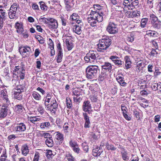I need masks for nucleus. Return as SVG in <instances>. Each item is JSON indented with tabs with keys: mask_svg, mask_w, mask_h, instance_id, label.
Masks as SVG:
<instances>
[{
	"mask_svg": "<svg viewBox=\"0 0 161 161\" xmlns=\"http://www.w3.org/2000/svg\"><path fill=\"white\" fill-rule=\"evenodd\" d=\"M158 53L156 51V50L155 49H153L151 51L149 54L152 56H155L156 57L157 56V54Z\"/></svg>",
	"mask_w": 161,
	"mask_h": 161,
	"instance_id": "48",
	"label": "nucleus"
},
{
	"mask_svg": "<svg viewBox=\"0 0 161 161\" xmlns=\"http://www.w3.org/2000/svg\"><path fill=\"white\" fill-rule=\"evenodd\" d=\"M46 143L48 147H51L53 146V142L52 137L46 139Z\"/></svg>",
	"mask_w": 161,
	"mask_h": 161,
	"instance_id": "22",
	"label": "nucleus"
},
{
	"mask_svg": "<svg viewBox=\"0 0 161 161\" xmlns=\"http://www.w3.org/2000/svg\"><path fill=\"white\" fill-rule=\"evenodd\" d=\"M28 120H30L31 122L33 123H35V122L39 121L40 120V118L38 117H29L28 119Z\"/></svg>",
	"mask_w": 161,
	"mask_h": 161,
	"instance_id": "26",
	"label": "nucleus"
},
{
	"mask_svg": "<svg viewBox=\"0 0 161 161\" xmlns=\"http://www.w3.org/2000/svg\"><path fill=\"white\" fill-rule=\"evenodd\" d=\"M124 59L125 60V63H130V62H131L129 57L127 56H125V57Z\"/></svg>",
	"mask_w": 161,
	"mask_h": 161,
	"instance_id": "62",
	"label": "nucleus"
},
{
	"mask_svg": "<svg viewBox=\"0 0 161 161\" xmlns=\"http://www.w3.org/2000/svg\"><path fill=\"white\" fill-rule=\"evenodd\" d=\"M96 151H97V150H96L95 149H93V153L94 154V155L95 156H97V155H100V154H99V153H101V151H100L99 153L98 150L97 151V152H96Z\"/></svg>",
	"mask_w": 161,
	"mask_h": 161,
	"instance_id": "60",
	"label": "nucleus"
},
{
	"mask_svg": "<svg viewBox=\"0 0 161 161\" xmlns=\"http://www.w3.org/2000/svg\"><path fill=\"white\" fill-rule=\"evenodd\" d=\"M19 52L21 54H22L23 57H25L29 55L31 49L28 47H21L20 48Z\"/></svg>",
	"mask_w": 161,
	"mask_h": 161,
	"instance_id": "8",
	"label": "nucleus"
},
{
	"mask_svg": "<svg viewBox=\"0 0 161 161\" xmlns=\"http://www.w3.org/2000/svg\"><path fill=\"white\" fill-rule=\"evenodd\" d=\"M98 67L96 66H91L87 68L86 69V77L91 79L96 75L97 72Z\"/></svg>",
	"mask_w": 161,
	"mask_h": 161,
	"instance_id": "5",
	"label": "nucleus"
},
{
	"mask_svg": "<svg viewBox=\"0 0 161 161\" xmlns=\"http://www.w3.org/2000/svg\"><path fill=\"white\" fill-rule=\"evenodd\" d=\"M66 102L67 106L69 108L71 107L72 105V102L69 98H66Z\"/></svg>",
	"mask_w": 161,
	"mask_h": 161,
	"instance_id": "46",
	"label": "nucleus"
},
{
	"mask_svg": "<svg viewBox=\"0 0 161 161\" xmlns=\"http://www.w3.org/2000/svg\"><path fill=\"white\" fill-rule=\"evenodd\" d=\"M8 14L9 17L10 19H14L16 17H17L16 12H15L13 11L11 12L9 11Z\"/></svg>",
	"mask_w": 161,
	"mask_h": 161,
	"instance_id": "31",
	"label": "nucleus"
},
{
	"mask_svg": "<svg viewBox=\"0 0 161 161\" xmlns=\"http://www.w3.org/2000/svg\"><path fill=\"white\" fill-rule=\"evenodd\" d=\"M73 149L75 153H80V149L78 147V145L76 146V147L73 148Z\"/></svg>",
	"mask_w": 161,
	"mask_h": 161,
	"instance_id": "56",
	"label": "nucleus"
},
{
	"mask_svg": "<svg viewBox=\"0 0 161 161\" xmlns=\"http://www.w3.org/2000/svg\"><path fill=\"white\" fill-rule=\"evenodd\" d=\"M8 109L6 107L2 106L0 110V118H4L7 114Z\"/></svg>",
	"mask_w": 161,
	"mask_h": 161,
	"instance_id": "10",
	"label": "nucleus"
},
{
	"mask_svg": "<svg viewBox=\"0 0 161 161\" xmlns=\"http://www.w3.org/2000/svg\"><path fill=\"white\" fill-rule=\"evenodd\" d=\"M33 97L36 100H40L41 98V95L37 92H34L32 94Z\"/></svg>",
	"mask_w": 161,
	"mask_h": 161,
	"instance_id": "28",
	"label": "nucleus"
},
{
	"mask_svg": "<svg viewBox=\"0 0 161 161\" xmlns=\"http://www.w3.org/2000/svg\"><path fill=\"white\" fill-rule=\"evenodd\" d=\"M39 156L38 153H36L35 154L34 158L33 161H38L39 159Z\"/></svg>",
	"mask_w": 161,
	"mask_h": 161,
	"instance_id": "52",
	"label": "nucleus"
},
{
	"mask_svg": "<svg viewBox=\"0 0 161 161\" xmlns=\"http://www.w3.org/2000/svg\"><path fill=\"white\" fill-rule=\"evenodd\" d=\"M123 116L125 119L128 121H130L131 120V118L130 116H128V115L126 113H125L124 112H123Z\"/></svg>",
	"mask_w": 161,
	"mask_h": 161,
	"instance_id": "53",
	"label": "nucleus"
},
{
	"mask_svg": "<svg viewBox=\"0 0 161 161\" xmlns=\"http://www.w3.org/2000/svg\"><path fill=\"white\" fill-rule=\"evenodd\" d=\"M62 52H60L58 53L57 62L58 63H59L61 61L62 58Z\"/></svg>",
	"mask_w": 161,
	"mask_h": 161,
	"instance_id": "40",
	"label": "nucleus"
},
{
	"mask_svg": "<svg viewBox=\"0 0 161 161\" xmlns=\"http://www.w3.org/2000/svg\"><path fill=\"white\" fill-rule=\"evenodd\" d=\"M22 154L24 156H26L29 152V149L27 145L23 146L21 149Z\"/></svg>",
	"mask_w": 161,
	"mask_h": 161,
	"instance_id": "18",
	"label": "nucleus"
},
{
	"mask_svg": "<svg viewBox=\"0 0 161 161\" xmlns=\"http://www.w3.org/2000/svg\"><path fill=\"white\" fill-rule=\"evenodd\" d=\"M138 3V0H124L123 4L125 7H127L129 9L132 10Z\"/></svg>",
	"mask_w": 161,
	"mask_h": 161,
	"instance_id": "7",
	"label": "nucleus"
},
{
	"mask_svg": "<svg viewBox=\"0 0 161 161\" xmlns=\"http://www.w3.org/2000/svg\"><path fill=\"white\" fill-rule=\"evenodd\" d=\"M49 27L50 28H57L58 26V24L57 22H53V23H52L51 24H49Z\"/></svg>",
	"mask_w": 161,
	"mask_h": 161,
	"instance_id": "39",
	"label": "nucleus"
},
{
	"mask_svg": "<svg viewBox=\"0 0 161 161\" xmlns=\"http://www.w3.org/2000/svg\"><path fill=\"white\" fill-rule=\"evenodd\" d=\"M56 138L58 140L62 141L63 140L64 138L63 135L58 132H57Z\"/></svg>",
	"mask_w": 161,
	"mask_h": 161,
	"instance_id": "35",
	"label": "nucleus"
},
{
	"mask_svg": "<svg viewBox=\"0 0 161 161\" xmlns=\"http://www.w3.org/2000/svg\"><path fill=\"white\" fill-rule=\"evenodd\" d=\"M26 130V126L23 123H20L19 125L15 127L14 130L17 131H23Z\"/></svg>",
	"mask_w": 161,
	"mask_h": 161,
	"instance_id": "9",
	"label": "nucleus"
},
{
	"mask_svg": "<svg viewBox=\"0 0 161 161\" xmlns=\"http://www.w3.org/2000/svg\"><path fill=\"white\" fill-rule=\"evenodd\" d=\"M111 60L117 65H121L122 64V61L119 59V58L116 56H111Z\"/></svg>",
	"mask_w": 161,
	"mask_h": 161,
	"instance_id": "11",
	"label": "nucleus"
},
{
	"mask_svg": "<svg viewBox=\"0 0 161 161\" xmlns=\"http://www.w3.org/2000/svg\"><path fill=\"white\" fill-rule=\"evenodd\" d=\"M117 80L120 84L123 86L125 85L126 83L124 82V80H123V77L122 75L121 76L118 75L116 78Z\"/></svg>",
	"mask_w": 161,
	"mask_h": 161,
	"instance_id": "20",
	"label": "nucleus"
},
{
	"mask_svg": "<svg viewBox=\"0 0 161 161\" xmlns=\"http://www.w3.org/2000/svg\"><path fill=\"white\" fill-rule=\"evenodd\" d=\"M42 136H44V137L45 138H48L50 137H51V135L49 133H44L42 134Z\"/></svg>",
	"mask_w": 161,
	"mask_h": 161,
	"instance_id": "51",
	"label": "nucleus"
},
{
	"mask_svg": "<svg viewBox=\"0 0 161 161\" xmlns=\"http://www.w3.org/2000/svg\"><path fill=\"white\" fill-rule=\"evenodd\" d=\"M89 101H87L84 102L83 105V110L86 112L88 111L91 109V104Z\"/></svg>",
	"mask_w": 161,
	"mask_h": 161,
	"instance_id": "13",
	"label": "nucleus"
},
{
	"mask_svg": "<svg viewBox=\"0 0 161 161\" xmlns=\"http://www.w3.org/2000/svg\"><path fill=\"white\" fill-rule=\"evenodd\" d=\"M150 19L151 24L158 21V18L154 14H152L150 15Z\"/></svg>",
	"mask_w": 161,
	"mask_h": 161,
	"instance_id": "23",
	"label": "nucleus"
},
{
	"mask_svg": "<svg viewBox=\"0 0 161 161\" xmlns=\"http://www.w3.org/2000/svg\"><path fill=\"white\" fill-rule=\"evenodd\" d=\"M142 68L140 67V66H138V65H136V71L137 72H139L141 70H142Z\"/></svg>",
	"mask_w": 161,
	"mask_h": 161,
	"instance_id": "61",
	"label": "nucleus"
},
{
	"mask_svg": "<svg viewBox=\"0 0 161 161\" xmlns=\"http://www.w3.org/2000/svg\"><path fill=\"white\" fill-rule=\"evenodd\" d=\"M79 19V16L76 13L73 14L70 16V20L75 21L76 20Z\"/></svg>",
	"mask_w": 161,
	"mask_h": 161,
	"instance_id": "34",
	"label": "nucleus"
},
{
	"mask_svg": "<svg viewBox=\"0 0 161 161\" xmlns=\"http://www.w3.org/2000/svg\"><path fill=\"white\" fill-rule=\"evenodd\" d=\"M75 97H74L73 99L74 100L75 102H80V101L81 100V98L80 97V93H79L77 94H75Z\"/></svg>",
	"mask_w": 161,
	"mask_h": 161,
	"instance_id": "29",
	"label": "nucleus"
},
{
	"mask_svg": "<svg viewBox=\"0 0 161 161\" xmlns=\"http://www.w3.org/2000/svg\"><path fill=\"white\" fill-rule=\"evenodd\" d=\"M32 7L34 9L37 10L39 9L38 6L36 4H33L32 5Z\"/></svg>",
	"mask_w": 161,
	"mask_h": 161,
	"instance_id": "64",
	"label": "nucleus"
},
{
	"mask_svg": "<svg viewBox=\"0 0 161 161\" xmlns=\"http://www.w3.org/2000/svg\"><path fill=\"white\" fill-rule=\"evenodd\" d=\"M18 91L15 92L14 93V97L18 100H20L22 98V96L20 95L21 91L20 90H17Z\"/></svg>",
	"mask_w": 161,
	"mask_h": 161,
	"instance_id": "33",
	"label": "nucleus"
},
{
	"mask_svg": "<svg viewBox=\"0 0 161 161\" xmlns=\"http://www.w3.org/2000/svg\"><path fill=\"white\" fill-rule=\"evenodd\" d=\"M126 14H129V17H130V16L132 17V18H139L140 17V12L139 11H136L132 12H126Z\"/></svg>",
	"mask_w": 161,
	"mask_h": 161,
	"instance_id": "12",
	"label": "nucleus"
},
{
	"mask_svg": "<svg viewBox=\"0 0 161 161\" xmlns=\"http://www.w3.org/2000/svg\"><path fill=\"white\" fill-rule=\"evenodd\" d=\"M137 65H138V66H140V67H142V68L144 67L145 66L144 62L142 60H140L139 62L137 63Z\"/></svg>",
	"mask_w": 161,
	"mask_h": 161,
	"instance_id": "47",
	"label": "nucleus"
},
{
	"mask_svg": "<svg viewBox=\"0 0 161 161\" xmlns=\"http://www.w3.org/2000/svg\"><path fill=\"white\" fill-rule=\"evenodd\" d=\"M140 93L142 95H147L149 93L148 92L144 90L141 91Z\"/></svg>",
	"mask_w": 161,
	"mask_h": 161,
	"instance_id": "63",
	"label": "nucleus"
},
{
	"mask_svg": "<svg viewBox=\"0 0 161 161\" xmlns=\"http://www.w3.org/2000/svg\"><path fill=\"white\" fill-rule=\"evenodd\" d=\"M57 48L58 50V52H62V48L61 47V45L60 43H58L57 44Z\"/></svg>",
	"mask_w": 161,
	"mask_h": 161,
	"instance_id": "59",
	"label": "nucleus"
},
{
	"mask_svg": "<svg viewBox=\"0 0 161 161\" xmlns=\"http://www.w3.org/2000/svg\"><path fill=\"white\" fill-rule=\"evenodd\" d=\"M111 40L109 39H102L99 41L97 44V50L98 52H102L106 50L110 45Z\"/></svg>",
	"mask_w": 161,
	"mask_h": 161,
	"instance_id": "4",
	"label": "nucleus"
},
{
	"mask_svg": "<svg viewBox=\"0 0 161 161\" xmlns=\"http://www.w3.org/2000/svg\"><path fill=\"white\" fill-rule=\"evenodd\" d=\"M0 96L4 99L7 103H9V101L7 93L5 90H2L1 92Z\"/></svg>",
	"mask_w": 161,
	"mask_h": 161,
	"instance_id": "14",
	"label": "nucleus"
},
{
	"mask_svg": "<svg viewBox=\"0 0 161 161\" xmlns=\"http://www.w3.org/2000/svg\"><path fill=\"white\" fill-rule=\"evenodd\" d=\"M38 111L41 114H43L44 113V109L42 106L39 105L38 108Z\"/></svg>",
	"mask_w": 161,
	"mask_h": 161,
	"instance_id": "49",
	"label": "nucleus"
},
{
	"mask_svg": "<svg viewBox=\"0 0 161 161\" xmlns=\"http://www.w3.org/2000/svg\"><path fill=\"white\" fill-rule=\"evenodd\" d=\"M39 4L40 5L41 8L42 10L44 11L47 10V7L43 2H39Z\"/></svg>",
	"mask_w": 161,
	"mask_h": 161,
	"instance_id": "36",
	"label": "nucleus"
},
{
	"mask_svg": "<svg viewBox=\"0 0 161 161\" xmlns=\"http://www.w3.org/2000/svg\"><path fill=\"white\" fill-rule=\"evenodd\" d=\"M69 145L70 146L73 148L77 145L76 142L74 141H70Z\"/></svg>",
	"mask_w": 161,
	"mask_h": 161,
	"instance_id": "54",
	"label": "nucleus"
},
{
	"mask_svg": "<svg viewBox=\"0 0 161 161\" xmlns=\"http://www.w3.org/2000/svg\"><path fill=\"white\" fill-rule=\"evenodd\" d=\"M18 6V5L16 3H13L11 6L9 11L11 12L13 11L15 12H16L17 10Z\"/></svg>",
	"mask_w": 161,
	"mask_h": 161,
	"instance_id": "30",
	"label": "nucleus"
},
{
	"mask_svg": "<svg viewBox=\"0 0 161 161\" xmlns=\"http://www.w3.org/2000/svg\"><path fill=\"white\" fill-rule=\"evenodd\" d=\"M158 84L154 83L152 85L151 87L152 89L154 91H156L158 90Z\"/></svg>",
	"mask_w": 161,
	"mask_h": 161,
	"instance_id": "45",
	"label": "nucleus"
},
{
	"mask_svg": "<svg viewBox=\"0 0 161 161\" xmlns=\"http://www.w3.org/2000/svg\"><path fill=\"white\" fill-rule=\"evenodd\" d=\"M65 43L69 50H71L73 48V45L70 41L66 39L65 41Z\"/></svg>",
	"mask_w": 161,
	"mask_h": 161,
	"instance_id": "24",
	"label": "nucleus"
},
{
	"mask_svg": "<svg viewBox=\"0 0 161 161\" xmlns=\"http://www.w3.org/2000/svg\"><path fill=\"white\" fill-rule=\"evenodd\" d=\"M121 154L123 159L124 160L127 161L129 159V157L127 155V153L126 152H122Z\"/></svg>",
	"mask_w": 161,
	"mask_h": 161,
	"instance_id": "38",
	"label": "nucleus"
},
{
	"mask_svg": "<svg viewBox=\"0 0 161 161\" xmlns=\"http://www.w3.org/2000/svg\"><path fill=\"white\" fill-rule=\"evenodd\" d=\"M118 31L117 25L113 23L111 24V34L116 33L118 32Z\"/></svg>",
	"mask_w": 161,
	"mask_h": 161,
	"instance_id": "27",
	"label": "nucleus"
},
{
	"mask_svg": "<svg viewBox=\"0 0 161 161\" xmlns=\"http://www.w3.org/2000/svg\"><path fill=\"white\" fill-rule=\"evenodd\" d=\"M15 109L17 113H22L24 109V108L21 105L16 106Z\"/></svg>",
	"mask_w": 161,
	"mask_h": 161,
	"instance_id": "25",
	"label": "nucleus"
},
{
	"mask_svg": "<svg viewBox=\"0 0 161 161\" xmlns=\"http://www.w3.org/2000/svg\"><path fill=\"white\" fill-rule=\"evenodd\" d=\"M103 14L102 13L100 14L99 12L92 9L90 14L87 18L88 23L92 26H96L97 23L103 21Z\"/></svg>",
	"mask_w": 161,
	"mask_h": 161,
	"instance_id": "1",
	"label": "nucleus"
},
{
	"mask_svg": "<svg viewBox=\"0 0 161 161\" xmlns=\"http://www.w3.org/2000/svg\"><path fill=\"white\" fill-rule=\"evenodd\" d=\"M98 57V54L96 51H90L84 57V59L87 62L92 63Z\"/></svg>",
	"mask_w": 161,
	"mask_h": 161,
	"instance_id": "6",
	"label": "nucleus"
},
{
	"mask_svg": "<svg viewBox=\"0 0 161 161\" xmlns=\"http://www.w3.org/2000/svg\"><path fill=\"white\" fill-rule=\"evenodd\" d=\"M153 68V65L151 64H149L147 67L148 71L149 72H152L153 71L152 69Z\"/></svg>",
	"mask_w": 161,
	"mask_h": 161,
	"instance_id": "57",
	"label": "nucleus"
},
{
	"mask_svg": "<svg viewBox=\"0 0 161 161\" xmlns=\"http://www.w3.org/2000/svg\"><path fill=\"white\" fill-rule=\"evenodd\" d=\"M15 27L17 29V32L18 33H22L23 31V25L21 23L17 22L15 24Z\"/></svg>",
	"mask_w": 161,
	"mask_h": 161,
	"instance_id": "16",
	"label": "nucleus"
},
{
	"mask_svg": "<svg viewBox=\"0 0 161 161\" xmlns=\"http://www.w3.org/2000/svg\"><path fill=\"white\" fill-rule=\"evenodd\" d=\"M67 159L69 161H74V158L71 155L68 156Z\"/></svg>",
	"mask_w": 161,
	"mask_h": 161,
	"instance_id": "58",
	"label": "nucleus"
},
{
	"mask_svg": "<svg viewBox=\"0 0 161 161\" xmlns=\"http://www.w3.org/2000/svg\"><path fill=\"white\" fill-rule=\"evenodd\" d=\"M94 10L93 11H97L99 12L98 11L99 9L101 8V6L99 4H96L94 6Z\"/></svg>",
	"mask_w": 161,
	"mask_h": 161,
	"instance_id": "50",
	"label": "nucleus"
},
{
	"mask_svg": "<svg viewBox=\"0 0 161 161\" xmlns=\"http://www.w3.org/2000/svg\"><path fill=\"white\" fill-rule=\"evenodd\" d=\"M64 1L66 7L68 9L74 4L73 0H64Z\"/></svg>",
	"mask_w": 161,
	"mask_h": 161,
	"instance_id": "17",
	"label": "nucleus"
},
{
	"mask_svg": "<svg viewBox=\"0 0 161 161\" xmlns=\"http://www.w3.org/2000/svg\"><path fill=\"white\" fill-rule=\"evenodd\" d=\"M51 94L50 93L47 94V95L45 98V106L50 105V108H49L50 111L54 113L55 112L58 107V104L54 98H52Z\"/></svg>",
	"mask_w": 161,
	"mask_h": 161,
	"instance_id": "2",
	"label": "nucleus"
},
{
	"mask_svg": "<svg viewBox=\"0 0 161 161\" xmlns=\"http://www.w3.org/2000/svg\"><path fill=\"white\" fill-rule=\"evenodd\" d=\"M39 20L41 22H42L45 23H48V19L43 17L40 19Z\"/></svg>",
	"mask_w": 161,
	"mask_h": 161,
	"instance_id": "55",
	"label": "nucleus"
},
{
	"mask_svg": "<svg viewBox=\"0 0 161 161\" xmlns=\"http://www.w3.org/2000/svg\"><path fill=\"white\" fill-rule=\"evenodd\" d=\"M50 124L49 122H45L42 123L40 125V127L42 128H44L46 127H48Z\"/></svg>",
	"mask_w": 161,
	"mask_h": 161,
	"instance_id": "42",
	"label": "nucleus"
},
{
	"mask_svg": "<svg viewBox=\"0 0 161 161\" xmlns=\"http://www.w3.org/2000/svg\"><path fill=\"white\" fill-rule=\"evenodd\" d=\"M148 19L147 18H144L142 19L141 21V26L142 27L144 28L147 22Z\"/></svg>",
	"mask_w": 161,
	"mask_h": 161,
	"instance_id": "37",
	"label": "nucleus"
},
{
	"mask_svg": "<svg viewBox=\"0 0 161 161\" xmlns=\"http://www.w3.org/2000/svg\"><path fill=\"white\" fill-rule=\"evenodd\" d=\"M152 25L153 27L156 29H159L161 27V23L158 21L153 23Z\"/></svg>",
	"mask_w": 161,
	"mask_h": 161,
	"instance_id": "32",
	"label": "nucleus"
},
{
	"mask_svg": "<svg viewBox=\"0 0 161 161\" xmlns=\"http://www.w3.org/2000/svg\"><path fill=\"white\" fill-rule=\"evenodd\" d=\"M36 38L37 39L39 43L42 44H43L44 42V40L43 38L39 36H37L36 37Z\"/></svg>",
	"mask_w": 161,
	"mask_h": 161,
	"instance_id": "41",
	"label": "nucleus"
},
{
	"mask_svg": "<svg viewBox=\"0 0 161 161\" xmlns=\"http://www.w3.org/2000/svg\"><path fill=\"white\" fill-rule=\"evenodd\" d=\"M157 32L154 31H149L147 33V34L150 36H157Z\"/></svg>",
	"mask_w": 161,
	"mask_h": 161,
	"instance_id": "44",
	"label": "nucleus"
},
{
	"mask_svg": "<svg viewBox=\"0 0 161 161\" xmlns=\"http://www.w3.org/2000/svg\"><path fill=\"white\" fill-rule=\"evenodd\" d=\"M102 72L100 76V80H102L111 76V64L107 62H105L102 66Z\"/></svg>",
	"mask_w": 161,
	"mask_h": 161,
	"instance_id": "3",
	"label": "nucleus"
},
{
	"mask_svg": "<svg viewBox=\"0 0 161 161\" xmlns=\"http://www.w3.org/2000/svg\"><path fill=\"white\" fill-rule=\"evenodd\" d=\"M83 115L84 119L85 120L84 127L86 128H89L90 127V124L89 117L86 113H83Z\"/></svg>",
	"mask_w": 161,
	"mask_h": 161,
	"instance_id": "15",
	"label": "nucleus"
},
{
	"mask_svg": "<svg viewBox=\"0 0 161 161\" xmlns=\"http://www.w3.org/2000/svg\"><path fill=\"white\" fill-rule=\"evenodd\" d=\"M111 3L113 4V5H111V8L115 9V11L118 10L119 7L117 1L116 0H111Z\"/></svg>",
	"mask_w": 161,
	"mask_h": 161,
	"instance_id": "21",
	"label": "nucleus"
},
{
	"mask_svg": "<svg viewBox=\"0 0 161 161\" xmlns=\"http://www.w3.org/2000/svg\"><path fill=\"white\" fill-rule=\"evenodd\" d=\"M73 31L78 35H80L81 32V27L79 25H76L73 28Z\"/></svg>",
	"mask_w": 161,
	"mask_h": 161,
	"instance_id": "19",
	"label": "nucleus"
},
{
	"mask_svg": "<svg viewBox=\"0 0 161 161\" xmlns=\"http://www.w3.org/2000/svg\"><path fill=\"white\" fill-rule=\"evenodd\" d=\"M82 147L83 150L87 152L88 151V146L87 145L86 143H82Z\"/></svg>",
	"mask_w": 161,
	"mask_h": 161,
	"instance_id": "43",
	"label": "nucleus"
}]
</instances>
